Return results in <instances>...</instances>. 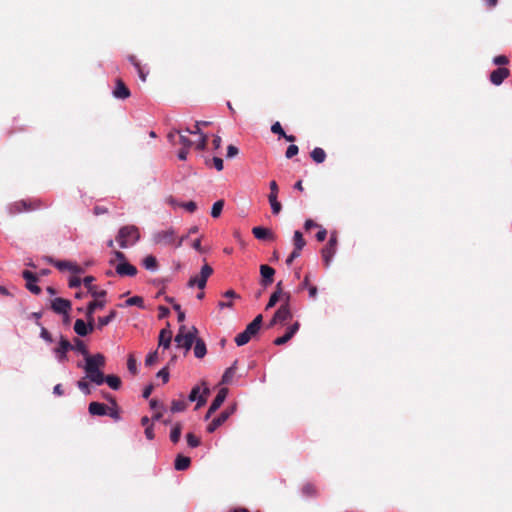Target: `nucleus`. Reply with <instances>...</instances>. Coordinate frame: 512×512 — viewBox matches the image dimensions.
<instances>
[{
    "label": "nucleus",
    "mask_w": 512,
    "mask_h": 512,
    "mask_svg": "<svg viewBox=\"0 0 512 512\" xmlns=\"http://www.w3.org/2000/svg\"><path fill=\"white\" fill-rule=\"evenodd\" d=\"M98 363H94L90 361L87 367V373L85 374V378L90 382L96 385H102L103 383H107V385L113 389L118 390L121 386V380L116 375H107L105 376L102 368L105 366L106 359L105 357H97Z\"/></svg>",
    "instance_id": "obj_1"
},
{
    "label": "nucleus",
    "mask_w": 512,
    "mask_h": 512,
    "mask_svg": "<svg viewBox=\"0 0 512 512\" xmlns=\"http://www.w3.org/2000/svg\"><path fill=\"white\" fill-rule=\"evenodd\" d=\"M140 238L139 230L134 225L123 226L119 229L116 241L120 248L125 249L134 245Z\"/></svg>",
    "instance_id": "obj_2"
},
{
    "label": "nucleus",
    "mask_w": 512,
    "mask_h": 512,
    "mask_svg": "<svg viewBox=\"0 0 512 512\" xmlns=\"http://www.w3.org/2000/svg\"><path fill=\"white\" fill-rule=\"evenodd\" d=\"M262 320V315H257L254 320L246 326L245 330L235 337V343L237 346H243L247 344L250 339L259 332Z\"/></svg>",
    "instance_id": "obj_3"
},
{
    "label": "nucleus",
    "mask_w": 512,
    "mask_h": 512,
    "mask_svg": "<svg viewBox=\"0 0 512 512\" xmlns=\"http://www.w3.org/2000/svg\"><path fill=\"white\" fill-rule=\"evenodd\" d=\"M197 334V329L192 327L191 331H186L184 325L180 326L177 335L175 336V342L177 347H183L186 351L190 350Z\"/></svg>",
    "instance_id": "obj_4"
},
{
    "label": "nucleus",
    "mask_w": 512,
    "mask_h": 512,
    "mask_svg": "<svg viewBox=\"0 0 512 512\" xmlns=\"http://www.w3.org/2000/svg\"><path fill=\"white\" fill-rule=\"evenodd\" d=\"M72 345H73L72 350H75L76 352L80 353L84 357L85 364L81 365L80 363H78V367L82 368L84 370L85 374L87 373V367H88V363L90 361H93L94 363H96V362L98 363L97 357H105L101 353H96V354L91 355L89 353L86 345L84 344V342L78 338H76L74 340V344H72Z\"/></svg>",
    "instance_id": "obj_5"
},
{
    "label": "nucleus",
    "mask_w": 512,
    "mask_h": 512,
    "mask_svg": "<svg viewBox=\"0 0 512 512\" xmlns=\"http://www.w3.org/2000/svg\"><path fill=\"white\" fill-rule=\"evenodd\" d=\"M154 244L161 246H173L175 248V229L170 227L166 230H159L153 233Z\"/></svg>",
    "instance_id": "obj_6"
},
{
    "label": "nucleus",
    "mask_w": 512,
    "mask_h": 512,
    "mask_svg": "<svg viewBox=\"0 0 512 512\" xmlns=\"http://www.w3.org/2000/svg\"><path fill=\"white\" fill-rule=\"evenodd\" d=\"M213 269L210 265L204 264L201 268L200 274L193 276L188 281V287H198L203 290L206 287L208 278L212 275Z\"/></svg>",
    "instance_id": "obj_7"
},
{
    "label": "nucleus",
    "mask_w": 512,
    "mask_h": 512,
    "mask_svg": "<svg viewBox=\"0 0 512 512\" xmlns=\"http://www.w3.org/2000/svg\"><path fill=\"white\" fill-rule=\"evenodd\" d=\"M336 250H337V237L333 233V234H331L328 243L325 245V247L321 251L322 258H323L326 268L330 267L333 257L336 254Z\"/></svg>",
    "instance_id": "obj_8"
},
{
    "label": "nucleus",
    "mask_w": 512,
    "mask_h": 512,
    "mask_svg": "<svg viewBox=\"0 0 512 512\" xmlns=\"http://www.w3.org/2000/svg\"><path fill=\"white\" fill-rule=\"evenodd\" d=\"M201 385H203V394H200L201 392V386L200 385H196L192 388L189 396H188V400L190 402H196V407L199 408L201 406H203L205 403H206V398L205 396L209 394L210 390L209 388L206 386V383L205 382H202Z\"/></svg>",
    "instance_id": "obj_9"
},
{
    "label": "nucleus",
    "mask_w": 512,
    "mask_h": 512,
    "mask_svg": "<svg viewBox=\"0 0 512 512\" xmlns=\"http://www.w3.org/2000/svg\"><path fill=\"white\" fill-rule=\"evenodd\" d=\"M72 349V343H70L66 338L61 336L59 340V345L53 349V353L55 355L56 360L59 363H64L65 361H67L68 351Z\"/></svg>",
    "instance_id": "obj_10"
},
{
    "label": "nucleus",
    "mask_w": 512,
    "mask_h": 512,
    "mask_svg": "<svg viewBox=\"0 0 512 512\" xmlns=\"http://www.w3.org/2000/svg\"><path fill=\"white\" fill-rule=\"evenodd\" d=\"M236 405H232L231 407L222 411L217 417H215L210 424L207 426V431L209 433H213L218 427H220L227 419L235 412Z\"/></svg>",
    "instance_id": "obj_11"
},
{
    "label": "nucleus",
    "mask_w": 512,
    "mask_h": 512,
    "mask_svg": "<svg viewBox=\"0 0 512 512\" xmlns=\"http://www.w3.org/2000/svg\"><path fill=\"white\" fill-rule=\"evenodd\" d=\"M46 260L49 263H51L52 265H54L60 271L68 270L73 274H81L84 272L83 268H81L79 265H77L76 263H73L71 261H66V260L55 261L51 257H47Z\"/></svg>",
    "instance_id": "obj_12"
},
{
    "label": "nucleus",
    "mask_w": 512,
    "mask_h": 512,
    "mask_svg": "<svg viewBox=\"0 0 512 512\" xmlns=\"http://www.w3.org/2000/svg\"><path fill=\"white\" fill-rule=\"evenodd\" d=\"M227 394H228V390L226 388H221L216 397L214 398V400L212 401L206 415H205V419H209L213 413H215L220 407L221 405L223 404V402L225 401L226 397H227Z\"/></svg>",
    "instance_id": "obj_13"
},
{
    "label": "nucleus",
    "mask_w": 512,
    "mask_h": 512,
    "mask_svg": "<svg viewBox=\"0 0 512 512\" xmlns=\"http://www.w3.org/2000/svg\"><path fill=\"white\" fill-rule=\"evenodd\" d=\"M51 308L55 313L68 317L69 310L71 309V302L67 299L57 297L52 300Z\"/></svg>",
    "instance_id": "obj_14"
},
{
    "label": "nucleus",
    "mask_w": 512,
    "mask_h": 512,
    "mask_svg": "<svg viewBox=\"0 0 512 512\" xmlns=\"http://www.w3.org/2000/svg\"><path fill=\"white\" fill-rule=\"evenodd\" d=\"M95 329L94 321L87 320V323L83 319H77L74 323V331L80 337H85Z\"/></svg>",
    "instance_id": "obj_15"
},
{
    "label": "nucleus",
    "mask_w": 512,
    "mask_h": 512,
    "mask_svg": "<svg viewBox=\"0 0 512 512\" xmlns=\"http://www.w3.org/2000/svg\"><path fill=\"white\" fill-rule=\"evenodd\" d=\"M22 277L26 281V288L33 294L39 295L41 293V288L37 285L38 278L37 276L29 270H24L22 272Z\"/></svg>",
    "instance_id": "obj_16"
},
{
    "label": "nucleus",
    "mask_w": 512,
    "mask_h": 512,
    "mask_svg": "<svg viewBox=\"0 0 512 512\" xmlns=\"http://www.w3.org/2000/svg\"><path fill=\"white\" fill-rule=\"evenodd\" d=\"M509 75V69L505 67H498L497 69L490 73L489 79L493 85L499 86L504 82L506 78L509 77Z\"/></svg>",
    "instance_id": "obj_17"
},
{
    "label": "nucleus",
    "mask_w": 512,
    "mask_h": 512,
    "mask_svg": "<svg viewBox=\"0 0 512 512\" xmlns=\"http://www.w3.org/2000/svg\"><path fill=\"white\" fill-rule=\"evenodd\" d=\"M94 277L93 276H86L83 279L84 286L88 289V292L91 294V296L95 299H102L105 298L107 292L105 290H98L95 285H93Z\"/></svg>",
    "instance_id": "obj_18"
},
{
    "label": "nucleus",
    "mask_w": 512,
    "mask_h": 512,
    "mask_svg": "<svg viewBox=\"0 0 512 512\" xmlns=\"http://www.w3.org/2000/svg\"><path fill=\"white\" fill-rule=\"evenodd\" d=\"M115 272L117 275L123 277V276H129L133 277L137 274V269L135 266L130 264L129 262H118L115 265Z\"/></svg>",
    "instance_id": "obj_19"
},
{
    "label": "nucleus",
    "mask_w": 512,
    "mask_h": 512,
    "mask_svg": "<svg viewBox=\"0 0 512 512\" xmlns=\"http://www.w3.org/2000/svg\"><path fill=\"white\" fill-rule=\"evenodd\" d=\"M252 233H253L254 237L256 239H258V240H262V241H265V240L273 241V240H275V235L272 233V231L269 230L268 228H265V227H262V226L254 227L252 229Z\"/></svg>",
    "instance_id": "obj_20"
},
{
    "label": "nucleus",
    "mask_w": 512,
    "mask_h": 512,
    "mask_svg": "<svg viewBox=\"0 0 512 512\" xmlns=\"http://www.w3.org/2000/svg\"><path fill=\"white\" fill-rule=\"evenodd\" d=\"M299 327L300 324L298 322L292 324L283 336L278 337L274 340V344L280 346L287 343L297 333Z\"/></svg>",
    "instance_id": "obj_21"
},
{
    "label": "nucleus",
    "mask_w": 512,
    "mask_h": 512,
    "mask_svg": "<svg viewBox=\"0 0 512 512\" xmlns=\"http://www.w3.org/2000/svg\"><path fill=\"white\" fill-rule=\"evenodd\" d=\"M106 305V301L104 298L102 299H95V301H91L86 308V318L87 320L94 321V313L97 311V309H102Z\"/></svg>",
    "instance_id": "obj_22"
},
{
    "label": "nucleus",
    "mask_w": 512,
    "mask_h": 512,
    "mask_svg": "<svg viewBox=\"0 0 512 512\" xmlns=\"http://www.w3.org/2000/svg\"><path fill=\"white\" fill-rule=\"evenodd\" d=\"M260 274L262 277V280H261L262 285L267 287L268 285H270L273 282V276L275 274V270L272 267H270L266 264H263L260 266Z\"/></svg>",
    "instance_id": "obj_23"
},
{
    "label": "nucleus",
    "mask_w": 512,
    "mask_h": 512,
    "mask_svg": "<svg viewBox=\"0 0 512 512\" xmlns=\"http://www.w3.org/2000/svg\"><path fill=\"white\" fill-rule=\"evenodd\" d=\"M275 320H278L280 323H283L292 318V312L290 310V306L286 304H281L280 307L275 312Z\"/></svg>",
    "instance_id": "obj_24"
},
{
    "label": "nucleus",
    "mask_w": 512,
    "mask_h": 512,
    "mask_svg": "<svg viewBox=\"0 0 512 512\" xmlns=\"http://www.w3.org/2000/svg\"><path fill=\"white\" fill-rule=\"evenodd\" d=\"M88 411L93 416H105L108 414V407L100 402H91Z\"/></svg>",
    "instance_id": "obj_25"
},
{
    "label": "nucleus",
    "mask_w": 512,
    "mask_h": 512,
    "mask_svg": "<svg viewBox=\"0 0 512 512\" xmlns=\"http://www.w3.org/2000/svg\"><path fill=\"white\" fill-rule=\"evenodd\" d=\"M113 96L117 99H126L130 96L129 89L125 86L122 80L118 79L116 81V86L113 91Z\"/></svg>",
    "instance_id": "obj_26"
},
{
    "label": "nucleus",
    "mask_w": 512,
    "mask_h": 512,
    "mask_svg": "<svg viewBox=\"0 0 512 512\" xmlns=\"http://www.w3.org/2000/svg\"><path fill=\"white\" fill-rule=\"evenodd\" d=\"M190 464L191 459L189 457L179 454L175 458L174 467L178 471H184L189 468Z\"/></svg>",
    "instance_id": "obj_27"
},
{
    "label": "nucleus",
    "mask_w": 512,
    "mask_h": 512,
    "mask_svg": "<svg viewBox=\"0 0 512 512\" xmlns=\"http://www.w3.org/2000/svg\"><path fill=\"white\" fill-rule=\"evenodd\" d=\"M172 339V333L170 330L162 329L159 334V347H163L164 349H167L170 347Z\"/></svg>",
    "instance_id": "obj_28"
},
{
    "label": "nucleus",
    "mask_w": 512,
    "mask_h": 512,
    "mask_svg": "<svg viewBox=\"0 0 512 512\" xmlns=\"http://www.w3.org/2000/svg\"><path fill=\"white\" fill-rule=\"evenodd\" d=\"M194 343H195V346H194L195 357L199 358V359L203 358L207 353L205 342L202 339L195 338Z\"/></svg>",
    "instance_id": "obj_29"
},
{
    "label": "nucleus",
    "mask_w": 512,
    "mask_h": 512,
    "mask_svg": "<svg viewBox=\"0 0 512 512\" xmlns=\"http://www.w3.org/2000/svg\"><path fill=\"white\" fill-rule=\"evenodd\" d=\"M236 369H237V360H235L234 363L229 368H227L225 370L224 374L222 375L221 382L223 384L231 383V381L235 375Z\"/></svg>",
    "instance_id": "obj_30"
},
{
    "label": "nucleus",
    "mask_w": 512,
    "mask_h": 512,
    "mask_svg": "<svg viewBox=\"0 0 512 512\" xmlns=\"http://www.w3.org/2000/svg\"><path fill=\"white\" fill-rule=\"evenodd\" d=\"M310 156L314 162L321 164L326 159V152L322 148L316 147L311 151Z\"/></svg>",
    "instance_id": "obj_31"
},
{
    "label": "nucleus",
    "mask_w": 512,
    "mask_h": 512,
    "mask_svg": "<svg viewBox=\"0 0 512 512\" xmlns=\"http://www.w3.org/2000/svg\"><path fill=\"white\" fill-rule=\"evenodd\" d=\"M116 315L117 312L115 310H111L107 316L99 317L96 327L101 330L104 326L112 322L115 319Z\"/></svg>",
    "instance_id": "obj_32"
},
{
    "label": "nucleus",
    "mask_w": 512,
    "mask_h": 512,
    "mask_svg": "<svg viewBox=\"0 0 512 512\" xmlns=\"http://www.w3.org/2000/svg\"><path fill=\"white\" fill-rule=\"evenodd\" d=\"M122 307H130V306H137L141 309L144 308V301H143V298L140 297V296H133V297H130L128 298L125 303L123 305H121Z\"/></svg>",
    "instance_id": "obj_33"
},
{
    "label": "nucleus",
    "mask_w": 512,
    "mask_h": 512,
    "mask_svg": "<svg viewBox=\"0 0 512 512\" xmlns=\"http://www.w3.org/2000/svg\"><path fill=\"white\" fill-rule=\"evenodd\" d=\"M143 266L145 269H147L149 271H152V272L156 271L158 268L156 258L152 255L146 256L143 260Z\"/></svg>",
    "instance_id": "obj_34"
},
{
    "label": "nucleus",
    "mask_w": 512,
    "mask_h": 512,
    "mask_svg": "<svg viewBox=\"0 0 512 512\" xmlns=\"http://www.w3.org/2000/svg\"><path fill=\"white\" fill-rule=\"evenodd\" d=\"M181 433H182V426L180 423H176L170 431L171 442L176 444L180 440Z\"/></svg>",
    "instance_id": "obj_35"
},
{
    "label": "nucleus",
    "mask_w": 512,
    "mask_h": 512,
    "mask_svg": "<svg viewBox=\"0 0 512 512\" xmlns=\"http://www.w3.org/2000/svg\"><path fill=\"white\" fill-rule=\"evenodd\" d=\"M187 408V403L184 400H173L171 402V412L172 413H178L183 412Z\"/></svg>",
    "instance_id": "obj_36"
},
{
    "label": "nucleus",
    "mask_w": 512,
    "mask_h": 512,
    "mask_svg": "<svg viewBox=\"0 0 512 512\" xmlns=\"http://www.w3.org/2000/svg\"><path fill=\"white\" fill-rule=\"evenodd\" d=\"M293 242L295 249L302 250L305 246V240L303 239V235L299 230H296L293 235Z\"/></svg>",
    "instance_id": "obj_37"
},
{
    "label": "nucleus",
    "mask_w": 512,
    "mask_h": 512,
    "mask_svg": "<svg viewBox=\"0 0 512 512\" xmlns=\"http://www.w3.org/2000/svg\"><path fill=\"white\" fill-rule=\"evenodd\" d=\"M268 200L271 206L272 213L277 215L280 213L282 206L281 203L277 200V197L274 195H268Z\"/></svg>",
    "instance_id": "obj_38"
},
{
    "label": "nucleus",
    "mask_w": 512,
    "mask_h": 512,
    "mask_svg": "<svg viewBox=\"0 0 512 512\" xmlns=\"http://www.w3.org/2000/svg\"><path fill=\"white\" fill-rule=\"evenodd\" d=\"M223 207H224L223 200H218V201L214 202V204L212 205V208H211V216L213 218H218L221 215Z\"/></svg>",
    "instance_id": "obj_39"
},
{
    "label": "nucleus",
    "mask_w": 512,
    "mask_h": 512,
    "mask_svg": "<svg viewBox=\"0 0 512 512\" xmlns=\"http://www.w3.org/2000/svg\"><path fill=\"white\" fill-rule=\"evenodd\" d=\"M302 495L304 497H313V496H316V488L313 484L311 483H306L303 487H302Z\"/></svg>",
    "instance_id": "obj_40"
},
{
    "label": "nucleus",
    "mask_w": 512,
    "mask_h": 512,
    "mask_svg": "<svg viewBox=\"0 0 512 512\" xmlns=\"http://www.w3.org/2000/svg\"><path fill=\"white\" fill-rule=\"evenodd\" d=\"M78 389L84 394V395H90L92 390L90 385L84 380H79L76 383Z\"/></svg>",
    "instance_id": "obj_41"
},
{
    "label": "nucleus",
    "mask_w": 512,
    "mask_h": 512,
    "mask_svg": "<svg viewBox=\"0 0 512 512\" xmlns=\"http://www.w3.org/2000/svg\"><path fill=\"white\" fill-rule=\"evenodd\" d=\"M127 368H128V371L135 375L137 374L138 372V368H137V362H136V359L134 358L133 355H130L128 357V360H127Z\"/></svg>",
    "instance_id": "obj_42"
},
{
    "label": "nucleus",
    "mask_w": 512,
    "mask_h": 512,
    "mask_svg": "<svg viewBox=\"0 0 512 512\" xmlns=\"http://www.w3.org/2000/svg\"><path fill=\"white\" fill-rule=\"evenodd\" d=\"M187 444L191 448H196L200 445V439L196 437L193 433H188L186 435Z\"/></svg>",
    "instance_id": "obj_43"
},
{
    "label": "nucleus",
    "mask_w": 512,
    "mask_h": 512,
    "mask_svg": "<svg viewBox=\"0 0 512 512\" xmlns=\"http://www.w3.org/2000/svg\"><path fill=\"white\" fill-rule=\"evenodd\" d=\"M281 295L280 291H274L272 295L270 296V299L266 305V310L271 309L276 305V303L280 300Z\"/></svg>",
    "instance_id": "obj_44"
},
{
    "label": "nucleus",
    "mask_w": 512,
    "mask_h": 512,
    "mask_svg": "<svg viewBox=\"0 0 512 512\" xmlns=\"http://www.w3.org/2000/svg\"><path fill=\"white\" fill-rule=\"evenodd\" d=\"M158 360V352L157 350L148 353L145 358V365L152 366Z\"/></svg>",
    "instance_id": "obj_45"
},
{
    "label": "nucleus",
    "mask_w": 512,
    "mask_h": 512,
    "mask_svg": "<svg viewBox=\"0 0 512 512\" xmlns=\"http://www.w3.org/2000/svg\"><path fill=\"white\" fill-rule=\"evenodd\" d=\"M179 134V142L184 148H190L192 146V141L184 134L182 131H176Z\"/></svg>",
    "instance_id": "obj_46"
},
{
    "label": "nucleus",
    "mask_w": 512,
    "mask_h": 512,
    "mask_svg": "<svg viewBox=\"0 0 512 512\" xmlns=\"http://www.w3.org/2000/svg\"><path fill=\"white\" fill-rule=\"evenodd\" d=\"M298 152H299L298 146L295 144H291L288 146L285 156H286V158L290 159V158L294 157L295 155H297Z\"/></svg>",
    "instance_id": "obj_47"
},
{
    "label": "nucleus",
    "mask_w": 512,
    "mask_h": 512,
    "mask_svg": "<svg viewBox=\"0 0 512 512\" xmlns=\"http://www.w3.org/2000/svg\"><path fill=\"white\" fill-rule=\"evenodd\" d=\"M207 144V136L204 133H200V136L196 142V149L204 150Z\"/></svg>",
    "instance_id": "obj_48"
},
{
    "label": "nucleus",
    "mask_w": 512,
    "mask_h": 512,
    "mask_svg": "<svg viewBox=\"0 0 512 512\" xmlns=\"http://www.w3.org/2000/svg\"><path fill=\"white\" fill-rule=\"evenodd\" d=\"M492 62L494 65H498V66L506 65L509 63V59L505 55H498L493 58Z\"/></svg>",
    "instance_id": "obj_49"
},
{
    "label": "nucleus",
    "mask_w": 512,
    "mask_h": 512,
    "mask_svg": "<svg viewBox=\"0 0 512 512\" xmlns=\"http://www.w3.org/2000/svg\"><path fill=\"white\" fill-rule=\"evenodd\" d=\"M41 327V332H40V337L47 343H52L53 342V339H52V336L51 334L48 332V330L43 327L42 325L40 326Z\"/></svg>",
    "instance_id": "obj_50"
},
{
    "label": "nucleus",
    "mask_w": 512,
    "mask_h": 512,
    "mask_svg": "<svg viewBox=\"0 0 512 512\" xmlns=\"http://www.w3.org/2000/svg\"><path fill=\"white\" fill-rule=\"evenodd\" d=\"M113 255H114V259H111L109 261V263L111 265H114V262L115 260L119 261V262H125L126 261V256L123 252H120V251H114L113 252Z\"/></svg>",
    "instance_id": "obj_51"
},
{
    "label": "nucleus",
    "mask_w": 512,
    "mask_h": 512,
    "mask_svg": "<svg viewBox=\"0 0 512 512\" xmlns=\"http://www.w3.org/2000/svg\"><path fill=\"white\" fill-rule=\"evenodd\" d=\"M271 131L272 133L274 134H277L279 136H285V131L283 130L281 124L279 122H275L272 126H271Z\"/></svg>",
    "instance_id": "obj_52"
},
{
    "label": "nucleus",
    "mask_w": 512,
    "mask_h": 512,
    "mask_svg": "<svg viewBox=\"0 0 512 512\" xmlns=\"http://www.w3.org/2000/svg\"><path fill=\"white\" fill-rule=\"evenodd\" d=\"M181 207L187 210L190 213H193L197 209V204L194 201H188L181 203Z\"/></svg>",
    "instance_id": "obj_53"
},
{
    "label": "nucleus",
    "mask_w": 512,
    "mask_h": 512,
    "mask_svg": "<svg viewBox=\"0 0 512 512\" xmlns=\"http://www.w3.org/2000/svg\"><path fill=\"white\" fill-rule=\"evenodd\" d=\"M169 376V371L166 367L162 368L157 373V377L161 378L163 383H167L169 381Z\"/></svg>",
    "instance_id": "obj_54"
},
{
    "label": "nucleus",
    "mask_w": 512,
    "mask_h": 512,
    "mask_svg": "<svg viewBox=\"0 0 512 512\" xmlns=\"http://www.w3.org/2000/svg\"><path fill=\"white\" fill-rule=\"evenodd\" d=\"M301 250L295 249L290 253L288 258L286 259V264L291 265L292 262L300 256Z\"/></svg>",
    "instance_id": "obj_55"
},
{
    "label": "nucleus",
    "mask_w": 512,
    "mask_h": 512,
    "mask_svg": "<svg viewBox=\"0 0 512 512\" xmlns=\"http://www.w3.org/2000/svg\"><path fill=\"white\" fill-rule=\"evenodd\" d=\"M15 208V212H21L23 210H28L25 201L16 202L10 206V209Z\"/></svg>",
    "instance_id": "obj_56"
},
{
    "label": "nucleus",
    "mask_w": 512,
    "mask_h": 512,
    "mask_svg": "<svg viewBox=\"0 0 512 512\" xmlns=\"http://www.w3.org/2000/svg\"><path fill=\"white\" fill-rule=\"evenodd\" d=\"M83 281H81L80 278L73 276L69 279V287L70 288H77L81 285Z\"/></svg>",
    "instance_id": "obj_57"
},
{
    "label": "nucleus",
    "mask_w": 512,
    "mask_h": 512,
    "mask_svg": "<svg viewBox=\"0 0 512 512\" xmlns=\"http://www.w3.org/2000/svg\"><path fill=\"white\" fill-rule=\"evenodd\" d=\"M212 162L217 171L223 170V160L220 157H213Z\"/></svg>",
    "instance_id": "obj_58"
},
{
    "label": "nucleus",
    "mask_w": 512,
    "mask_h": 512,
    "mask_svg": "<svg viewBox=\"0 0 512 512\" xmlns=\"http://www.w3.org/2000/svg\"><path fill=\"white\" fill-rule=\"evenodd\" d=\"M238 148L234 145H229L227 147V157L228 158H233L235 157L237 154H238Z\"/></svg>",
    "instance_id": "obj_59"
},
{
    "label": "nucleus",
    "mask_w": 512,
    "mask_h": 512,
    "mask_svg": "<svg viewBox=\"0 0 512 512\" xmlns=\"http://www.w3.org/2000/svg\"><path fill=\"white\" fill-rule=\"evenodd\" d=\"M145 436L148 440H153L155 438L153 425L145 427Z\"/></svg>",
    "instance_id": "obj_60"
},
{
    "label": "nucleus",
    "mask_w": 512,
    "mask_h": 512,
    "mask_svg": "<svg viewBox=\"0 0 512 512\" xmlns=\"http://www.w3.org/2000/svg\"><path fill=\"white\" fill-rule=\"evenodd\" d=\"M189 237L188 233L184 236H181V237H177V235L175 234V249L177 248H180L184 241Z\"/></svg>",
    "instance_id": "obj_61"
},
{
    "label": "nucleus",
    "mask_w": 512,
    "mask_h": 512,
    "mask_svg": "<svg viewBox=\"0 0 512 512\" xmlns=\"http://www.w3.org/2000/svg\"><path fill=\"white\" fill-rule=\"evenodd\" d=\"M327 237V231L324 228H320V230L316 233V239L319 242H323Z\"/></svg>",
    "instance_id": "obj_62"
},
{
    "label": "nucleus",
    "mask_w": 512,
    "mask_h": 512,
    "mask_svg": "<svg viewBox=\"0 0 512 512\" xmlns=\"http://www.w3.org/2000/svg\"><path fill=\"white\" fill-rule=\"evenodd\" d=\"M136 71H137L138 76L141 79V81L145 82L146 78H147V75H148V71H144L142 66H139V68H136Z\"/></svg>",
    "instance_id": "obj_63"
},
{
    "label": "nucleus",
    "mask_w": 512,
    "mask_h": 512,
    "mask_svg": "<svg viewBox=\"0 0 512 512\" xmlns=\"http://www.w3.org/2000/svg\"><path fill=\"white\" fill-rule=\"evenodd\" d=\"M269 187H270V194L269 195H274L275 197H277L278 195V185L276 183V181H271L270 184H269Z\"/></svg>",
    "instance_id": "obj_64"
}]
</instances>
